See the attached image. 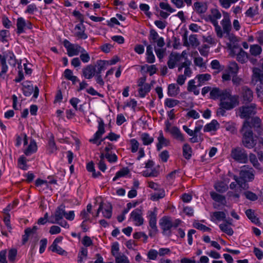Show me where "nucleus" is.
Listing matches in <instances>:
<instances>
[{
    "label": "nucleus",
    "mask_w": 263,
    "mask_h": 263,
    "mask_svg": "<svg viewBox=\"0 0 263 263\" xmlns=\"http://www.w3.org/2000/svg\"><path fill=\"white\" fill-rule=\"evenodd\" d=\"M115 262L116 263H130L128 257L123 254L116 256Z\"/></svg>",
    "instance_id": "63"
},
{
    "label": "nucleus",
    "mask_w": 263,
    "mask_h": 263,
    "mask_svg": "<svg viewBox=\"0 0 263 263\" xmlns=\"http://www.w3.org/2000/svg\"><path fill=\"white\" fill-rule=\"evenodd\" d=\"M231 157L235 161L241 163H246L248 160L246 151L240 147H236L232 149Z\"/></svg>",
    "instance_id": "10"
},
{
    "label": "nucleus",
    "mask_w": 263,
    "mask_h": 263,
    "mask_svg": "<svg viewBox=\"0 0 263 263\" xmlns=\"http://www.w3.org/2000/svg\"><path fill=\"white\" fill-rule=\"evenodd\" d=\"M104 123L102 119H100L98 121V130L93 135L92 139H89V142L93 144H96L98 139L105 133Z\"/></svg>",
    "instance_id": "19"
},
{
    "label": "nucleus",
    "mask_w": 263,
    "mask_h": 263,
    "mask_svg": "<svg viewBox=\"0 0 263 263\" xmlns=\"http://www.w3.org/2000/svg\"><path fill=\"white\" fill-rule=\"evenodd\" d=\"M221 16L220 10L217 8H213L210 9L206 18V20L214 26L216 35L219 38L223 36L222 28L218 24V20L221 18Z\"/></svg>",
    "instance_id": "3"
},
{
    "label": "nucleus",
    "mask_w": 263,
    "mask_h": 263,
    "mask_svg": "<svg viewBox=\"0 0 263 263\" xmlns=\"http://www.w3.org/2000/svg\"><path fill=\"white\" fill-rule=\"evenodd\" d=\"M26 25V22L24 18H18L16 21L17 33L20 34L23 33Z\"/></svg>",
    "instance_id": "39"
},
{
    "label": "nucleus",
    "mask_w": 263,
    "mask_h": 263,
    "mask_svg": "<svg viewBox=\"0 0 263 263\" xmlns=\"http://www.w3.org/2000/svg\"><path fill=\"white\" fill-rule=\"evenodd\" d=\"M262 51L261 47L257 44L250 46V52L251 55L253 56H257L259 55Z\"/></svg>",
    "instance_id": "53"
},
{
    "label": "nucleus",
    "mask_w": 263,
    "mask_h": 263,
    "mask_svg": "<svg viewBox=\"0 0 263 263\" xmlns=\"http://www.w3.org/2000/svg\"><path fill=\"white\" fill-rule=\"evenodd\" d=\"M182 58V55L177 53H172L170 56L167 64L170 69H173Z\"/></svg>",
    "instance_id": "21"
},
{
    "label": "nucleus",
    "mask_w": 263,
    "mask_h": 263,
    "mask_svg": "<svg viewBox=\"0 0 263 263\" xmlns=\"http://www.w3.org/2000/svg\"><path fill=\"white\" fill-rule=\"evenodd\" d=\"M232 223L228 220H225L224 222L219 224V227L220 230L229 236L233 235L234 231L231 227Z\"/></svg>",
    "instance_id": "27"
},
{
    "label": "nucleus",
    "mask_w": 263,
    "mask_h": 263,
    "mask_svg": "<svg viewBox=\"0 0 263 263\" xmlns=\"http://www.w3.org/2000/svg\"><path fill=\"white\" fill-rule=\"evenodd\" d=\"M240 98L243 103H250L252 102L254 99L253 92L247 86H243L241 87Z\"/></svg>",
    "instance_id": "13"
},
{
    "label": "nucleus",
    "mask_w": 263,
    "mask_h": 263,
    "mask_svg": "<svg viewBox=\"0 0 263 263\" xmlns=\"http://www.w3.org/2000/svg\"><path fill=\"white\" fill-rule=\"evenodd\" d=\"M65 206L63 204L59 206L56 209L53 217L55 219L54 221H61L65 217Z\"/></svg>",
    "instance_id": "35"
},
{
    "label": "nucleus",
    "mask_w": 263,
    "mask_h": 263,
    "mask_svg": "<svg viewBox=\"0 0 263 263\" xmlns=\"http://www.w3.org/2000/svg\"><path fill=\"white\" fill-rule=\"evenodd\" d=\"M17 255V250L15 249H11L8 251V257L10 262L14 263Z\"/></svg>",
    "instance_id": "61"
},
{
    "label": "nucleus",
    "mask_w": 263,
    "mask_h": 263,
    "mask_svg": "<svg viewBox=\"0 0 263 263\" xmlns=\"http://www.w3.org/2000/svg\"><path fill=\"white\" fill-rule=\"evenodd\" d=\"M49 249L53 252L57 253L59 255H66L67 252L61 247L57 244H52L49 248Z\"/></svg>",
    "instance_id": "50"
},
{
    "label": "nucleus",
    "mask_w": 263,
    "mask_h": 263,
    "mask_svg": "<svg viewBox=\"0 0 263 263\" xmlns=\"http://www.w3.org/2000/svg\"><path fill=\"white\" fill-rule=\"evenodd\" d=\"M250 124V129L252 130V128L258 129L260 128L261 121L259 117H255L251 119L250 121L246 120Z\"/></svg>",
    "instance_id": "41"
},
{
    "label": "nucleus",
    "mask_w": 263,
    "mask_h": 263,
    "mask_svg": "<svg viewBox=\"0 0 263 263\" xmlns=\"http://www.w3.org/2000/svg\"><path fill=\"white\" fill-rule=\"evenodd\" d=\"M37 149L36 143L34 140H31L27 148L24 149V153L27 156L31 155L32 154L35 153Z\"/></svg>",
    "instance_id": "31"
},
{
    "label": "nucleus",
    "mask_w": 263,
    "mask_h": 263,
    "mask_svg": "<svg viewBox=\"0 0 263 263\" xmlns=\"http://www.w3.org/2000/svg\"><path fill=\"white\" fill-rule=\"evenodd\" d=\"M143 213L141 209L137 208L133 210L130 214V219L136 226H140L144 223Z\"/></svg>",
    "instance_id": "12"
},
{
    "label": "nucleus",
    "mask_w": 263,
    "mask_h": 263,
    "mask_svg": "<svg viewBox=\"0 0 263 263\" xmlns=\"http://www.w3.org/2000/svg\"><path fill=\"white\" fill-rule=\"evenodd\" d=\"M231 52L233 55H236L237 60L241 63H246L248 59L247 53L238 46H234L231 49Z\"/></svg>",
    "instance_id": "14"
},
{
    "label": "nucleus",
    "mask_w": 263,
    "mask_h": 263,
    "mask_svg": "<svg viewBox=\"0 0 263 263\" xmlns=\"http://www.w3.org/2000/svg\"><path fill=\"white\" fill-rule=\"evenodd\" d=\"M183 129L190 136L192 137L190 139V140L192 142L197 143L202 139L200 138V136H199V137H198L197 135L195 132L194 129L192 130L188 128V127L186 125L183 126Z\"/></svg>",
    "instance_id": "33"
},
{
    "label": "nucleus",
    "mask_w": 263,
    "mask_h": 263,
    "mask_svg": "<svg viewBox=\"0 0 263 263\" xmlns=\"http://www.w3.org/2000/svg\"><path fill=\"white\" fill-rule=\"evenodd\" d=\"M154 161L152 160H148L145 163V167L146 168V170L145 171H143L142 172V175L146 177H157L159 174V172L155 168H154Z\"/></svg>",
    "instance_id": "15"
},
{
    "label": "nucleus",
    "mask_w": 263,
    "mask_h": 263,
    "mask_svg": "<svg viewBox=\"0 0 263 263\" xmlns=\"http://www.w3.org/2000/svg\"><path fill=\"white\" fill-rule=\"evenodd\" d=\"M146 62L148 63H154L155 61V57L153 52V47L151 45H148L146 47Z\"/></svg>",
    "instance_id": "37"
},
{
    "label": "nucleus",
    "mask_w": 263,
    "mask_h": 263,
    "mask_svg": "<svg viewBox=\"0 0 263 263\" xmlns=\"http://www.w3.org/2000/svg\"><path fill=\"white\" fill-rule=\"evenodd\" d=\"M180 103V102L178 100L166 98L164 101V105L169 108L174 107L178 105Z\"/></svg>",
    "instance_id": "54"
},
{
    "label": "nucleus",
    "mask_w": 263,
    "mask_h": 263,
    "mask_svg": "<svg viewBox=\"0 0 263 263\" xmlns=\"http://www.w3.org/2000/svg\"><path fill=\"white\" fill-rule=\"evenodd\" d=\"M171 2L178 9L182 8L185 6L190 7L192 5V0H171Z\"/></svg>",
    "instance_id": "32"
},
{
    "label": "nucleus",
    "mask_w": 263,
    "mask_h": 263,
    "mask_svg": "<svg viewBox=\"0 0 263 263\" xmlns=\"http://www.w3.org/2000/svg\"><path fill=\"white\" fill-rule=\"evenodd\" d=\"M158 143L157 144V149L158 151H160L163 146H167L170 144V141L168 139L165 138L162 130L159 131V136L157 138Z\"/></svg>",
    "instance_id": "23"
},
{
    "label": "nucleus",
    "mask_w": 263,
    "mask_h": 263,
    "mask_svg": "<svg viewBox=\"0 0 263 263\" xmlns=\"http://www.w3.org/2000/svg\"><path fill=\"white\" fill-rule=\"evenodd\" d=\"M151 89V85L149 84L138 87V91L139 97L144 98L150 91Z\"/></svg>",
    "instance_id": "40"
},
{
    "label": "nucleus",
    "mask_w": 263,
    "mask_h": 263,
    "mask_svg": "<svg viewBox=\"0 0 263 263\" xmlns=\"http://www.w3.org/2000/svg\"><path fill=\"white\" fill-rule=\"evenodd\" d=\"M227 96L221 98L219 106L229 110L238 105L239 99L238 96L231 95L230 90H229V95Z\"/></svg>",
    "instance_id": "8"
},
{
    "label": "nucleus",
    "mask_w": 263,
    "mask_h": 263,
    "mask_svg": "<svg viewBox=\"0 0 263 263\" xmlns=\"http://www.w3.org/2000/svg\"><path fill=\"white\" fill-rule=\"evenodd\" d=\"M228 95H229V89H220L218 87H214L212 88L210 91V98L213 100L219 99L221 100V98L223 97H227Z\"/></svg>",
    "instance_id": "18"
},
{
    "label": "nucleus",
    "mask_w": 263,
    "mask_h": 263,
    "mask_svg": "<svg viewBox=\"0 0 263 263\" xmlns=\"http://www.w3.org/2000/svg\"><path fill=\"white\" fill-rule=\"evenodd\" d=\"M211 78L210 74L206 73L197 74L194 79L197 80V86L200 87L205 84L206 82L210 81Z\"/></svg>",
    "instance_id": "26"
},
{
    "label": "nucleus",
    "mask_w": 263,
    "mask_h": 263,
    "mask_svg": "<svg viewBox=\"0 0 263 263\" xmlns=\"http://www.w3.org/2000/svg\"><path fill=\"white\" fill-rule=\"evenodd\" d=\"M210 194L212 199L215 201L218 202L223 205H226L227 201L225 196L219 194L215 192H211Z\"/></svg>",
    "instance_id": "34"
},
{
    "label": "nucleus",
    "mask_w": 263,
    "mask_h": 263,
    "mask_svg": "<svg viewBox=\"0 0 263 263\" xmlns=\"http://www.w3.org/2000/svg\"><path fill=\"white\" fill-rule=\"evenodd\" d=\"M102 212L105 218L110 219L112 216V206L110 205H106L105 208H103Z\"/></svg>",
    "instance_id": "55"
},
{
    "label": "nucleus",
    "mask_w": 263,
    "mask_h": 263,
    "mask_svg": "<svg viewBox=\"0 0 263 263\" xmlns=\"http://www.w3.org/2000/svg\"><path fill=\"white\" fill-rule=\"evenodd\" d=\"M214 189L219 193H224L228 189L227 185L222 181H218L215 183Z\"/></svg>",
    "instance_id": "49"
},
{
    "label": "nucleus",
    "mask_w": 263,
    "mask_h": 263,
    "mask_svg": "<svg viewBox=\"0 0 263 263\" xmlns=\"http://www.w3.org/2000/svg\"><path fill=\"white\" fill-rule=\"evenodd\" d=\"M226 215L224 212L222 211H218L215 212L213 213L212 215L211 216V220L212 221H215V220L220 221V220H226Z\"/></svg>",
    "instance_id": "47"
},
{
    "label": "nucleus",
    "mask_w": 263,
    "mask_h": 263,
    "mask_svg": "<svg viewBox=\"0 0 263 263\" xmlns=\"http://www.w3.org/2000/svg\"><path fill=\"white\" fill-rule=\"evenodd\" d=\"M237 112L238 116L241 119L248 120L257 113V105L255 103H251L243 105L239 107Z\"/></svg>",
    "instance_id": "7"
},
{
    "label": "nucleus",
    "mask_w": 263,
    "mask_h": 263,
    "mask_svg": "<svg viewBox=\"0 0 263 263\" xmlns=\"http://www.w3.org/2000/svg\"><path fill=\"white\" fill-rule=\"evenodd\" d=\"M223 18L220 22L222 26L223 33H229L231 30V23L230 14L224 11H222Z\"/></svg>",
    "instance_id": "16"
},
{
    "label": "nucleus",
    "mask_w": 263,
    "mask_h": 263,
    "mask_svg": "<svg viewBox=\"0 0 263 263\" xmlns=\"http://www.w3.org/2000/svg\"><path fill=\"white\" fill-rule=\"evenodd\" d=\"M149 224V235L150 236H154L158 232V228L157 226V209L154 208L152 210L148 211L146 216Z\"/></svg>",
    "instance_id": "9"
},
{
    "label": "nucleus",
    "mask_w": 263,
    "mask_h": 263,
    "mask_svg": "<svg viewBox=\"0 0 263 263\" xmlns=\"http://www.w3.org/2000/svg\"><path fill=\"white\" fill-rule=\"evenodd\" d=\"M7 61L10 66L15 67L16 64V60L13 53L8 51L4 53L2 60V67L0 72V78L2 79H5L6 74L8 71V67L7 65Z\"/></svg>",
    "instance_id": "6"
},
{
    "label": "nucleus",
    "mask_w": 263,
    "mask_h": 263,
    "mask_svg": "<svg viewBox=\"0 0 263 263\" xmlns=\"http://www.w3.org/2000/svg\"><path fill=\"white\" fill-rule=\"evenodd\" d=\"M250 123L247 121L243 123L241 132L242 133V143L248 148H252L256 145L255 140L253 138V133L250 129Z\"/></svg>",
    "instance_id": "4"
},
{
    "label": "nucleus",
    "mask_w": 263,
    "mask_h": 263,
    "mask_svg": "<svg viewBox=\"0 0 263 263\" xmlns=\"http://www.w3.org/2000/svg\"><path fill=\"white\" fill-rule=\"evenodd\" d=\"M252 82L256 85L255 89L257 98L259 101H263V72L259 68H254L253 70Z\"/></svg>",
    "instance_id": "5"
},
{
    "label": "nucleus",
    "mask_w": 263,
    "mask_h": 263,
    "mask_svg": "<svg viewBox=\"0 0 263 263\" xmlns=\"http://www.w3.org/2000/svg\"><path fill=\"white\" fill-rule=\"evenodd\" d=\"M157 192L152 194L151 199L153 201H157L160 199L164 198L165 196V191L162 188H159L156 190Z\"/></svg>",
    "instance_id": "42"
},
{
    "label": "nucleus",
    "mask_w": 263,
    "mask_h": 263,
    "mask_svg": "<svg viewBox=\"0 0 263 263\" xmlns=\"http://www.w3.org/2000/svg\"><path fill=\"white\" fill-rule=\"evenodd\" d=\"M85 27L82 23L77 24L74 29V35L79 39L85 40L88 36L85 32Z\"/></svg>",
    "instance_id": "20"
},
{
    "label": "nucleus",
    "mask_w": 263,
    "mask_h": 263,
    "mask_svg": "<svg viewBox=\"0 0 263 263\" xmlns=\"http://www.w3.org/2000/svg\"><path fill=\"white\" fill-rule=\"evenodd\" d=\"M182 222L179 219H176L173 221L171 217L165 216L160 219L159 225L163 235L171 236L172 228H177Z\"/></svg>",
    "instance_id": "2"
},
{
    "label": "nucleus",
    "mask_w": 263,
    "mask_h": 263,
    "mask_svg": "<svg viewBox=\"0 0 263 263\" xmlns=\"http://www.w3.org/2000/svg\"><path fill=\"white\" fill-rule=\"evenodd\" d=\"M63 45L66 49L67 55L70 57L78 55L83 49V47L80 45L77 44H72L67 40H65L63 41Z\"/></svg>",
    "instance_id": "11"
},
{
    "label": "nucleus",
    "mask_w": 263,
    "mask_h": 263,
    "mask_svg": "<svg viewBox=\"0 0 263 263\" xmlns=\"http://www.w3.org/2000/svg\"><path fill=\"white\" fill-rule=\"evenodd\" d=\"M27 162V160L24 156H20L17 160L18 167L23 170H27L28 168Z\"/></svg>",
    "instance_id": "48"
},
{
    "label": "nucleus",
    "mask_w": 263,
    "mask_h": 263,
    "mask_svg": "<svg viewBox=\"0 0 263 263\" xmlns=\"http://www.w3.org/2000/svg\"><path fill=\"white\" fill-rule=\"evenodd\" d=\"M23 91L24 95L27 97L30 96L33 92V97L36 98L39 96V89L37 86L34 88L32 85H23Z\"/></svg>",
    "instance_id": "22"
},
{
    "label": "nucleus",
    "mask_w": 263,
    "mask_h": 263,
    "mask_svg": "<svg viewBox=\"0 0 263 263\" xmlns=\"http://www.w3.org/2000/svg\"><path fill=\"white\" fill-rule=\"evenodd\" d=\"M145 68L146 69V71L149 73L150 76H152L156 73L157 71V68L155 65H145L142 66L141 67L142 70H144Z\"/></svg>",
    "instance_id": "58"
},
{
    "label": "nucleus",
    "mask_w": 263,
    "mask_h": 263,
    "mask_svg": "<svg viewBox=\"0 0 263 263\" xmlns=\"http://www.w3.org/2000/svg\"><path fill=\"white\" fill-rule=\"evenodd\" d=\"M196 82L195 79L190 80L187 83V90L189 92H193V93L197 96L199 94V90L198 89V86L195 85Z\"/></svg>",
    "instance_id": "36"
},
{
    "label": "nucleus",
    "mask_w": 263,
    "mask_h": 263,
    "mask_svg": "<svg viewBox=\"0 0 263 263\" xmlns=\"http://www.w3.org/2000/svg\"><path fill=\"white\" fill-rule=\"evenodd\" d=\"M107 65V62L106 60H100L97 62V70L96 74H100L102 71L105 70Z\"/></svg>",
    "instance_id": "51"
},
{
    "label": "nucleus",
    "mask_w": 263,
    "mask_h": 263,
    "mask_svg": "<svg viewBox=\"0 0 263 263\" xmlns=\"http://www.w3.org/2000/svg\"><path fill=\"white\" fill-rule=\"evenodd\" d=\"M239 176V178L234 176V179L240 187L243 189H247L248 185L246 182L254 180V170L249 166L244 165L241 167Z\"/></svg>",
    "instance_id": "1"
},
{
    "label": "nucleus",
    "mask_w": 263,
    "mask_h": 263,
    "mask_svg": "<svg viewBox=\"0 0 263 263\" xmlns=\"http://www.w3.org/2000/svg\"><path fill=\"white\" fill-rule=\"evenodd\" d=\"M220 127L219 123L216 120H212L210 123L206 124L203 127V132L205 133L215 132Z\"/></svg>",
    "instance_id": "29"
},
{
    "label": "nucleus",
    "mask_w": 263,
    "mask_h": 263,
    "mask_svg": "<svg viewBox=\"0 0 263 263\" xmlns=\"http://www.w3.org/2000/svg\"><path fill=\"white\" fill-rule=\"evenodd\" d=\"M193 226L197 229L200 230L203 232H210L211 229L206 227V226L199 223V222H194L193 223Z\"/></svg>",
    "instance_id": "62"
},
{
    "label": "nucleus",
    "mask_w": 263,
    "mask_h": 263,
    "mask_svg": "<svg viewBox=\"0 0 263 263\" xmlns=\"http://www.w3.org/2000/svg\"><path fill=\"white\" fill-rule=\"evenodd\" d=\"M149 40L152 44L156 43L157 47L162 48L165 45L164 39L159 36L158 33L154 29L150 31Z\"/></svg>",
    "instance_id": "17"
},
{
    "label": "nucleus",
    "mask_w": 263,
    "mask_h": 263,
    "mask_svg": "<svg viewBox=\"0 0 263 263\" xmlns=\"http://www.w3.org/2000/svg\"><path fill=\"white\" fill-rule=\"evenodd\" d=\"M258 14V8L257 7H251L245 12L247 16L252 18Z\"/></svg>",
    "instance_id": "59"
},
{
    "label": "nucleus",
    "mask_w": 263,
    "mask_h": 263,
    "mask_svg": "<svg viewBox=\"0 0 263 263\" xmlns=\"http://www.w3.org/2000/svg\"><path fill=\"white\" fill-rule=\"evenodd\" d=\"M37 228L34 226L32 228H28L25 230V234L22 236V242L23 244H25L29 239L30 237L33 236L36 234Z\"/></svg>",
    "instance_id": "25"
},
{
    "label": "nucleus",
    "mask_w": 263,
    "mask_h": 263,
    "mask_svg": "<svg viewBox=\"0 0 263 263\" xmlns=\"http://www.w3.org/2000/svg\"><path fill=\"white\" fill-rule=\"evenodd\" d=\"M246 214L248 218L253 222L256 223L258 221V219L255 216L254 211L251 209L247 210Z\"/></svg>",
    "instance_id": "64"
},
{
    "label": "nucleus",
    "mask_w": 263,
    "mask_h": 263,
    "mask_svg": "<svg viewBox=\"0 0 263 263\" xmlns=\"http://www.w3.org/2000/svg\"><path fill=\"white\" fill-rule=\"evenodd\" d=\"M193 9L198 14H203L208 9L206 3L203 2H195L193 5Z\"/></svg>",
    "instance_id": "24"
},
{
    "label": "nucleus",
    "mask_w": 263,
    "mask_h": 263,
    "mask_svg": "<svg viewBox=\"0 0 263 263\" xmlns=\"http://www.w3.org/2000/svg\"><path fill=\"white\" fill-rule=\"evenodd\" d=\"M170 133L173 138L176 140L181 142L184 141L185 139L183 134L177 126L172 127L170 130Z\"/></svg>",
    "instance_id": "30"
},
{
    "label": "nucleus",
    "mask_w": 263,
    "mask_h": 263,
    "mask_svg": "<svg viewBox=\"0 0 263 263\" xmlns=\"http://www.w3.org/2000/svg\"><path fill=\"white\" fill-rule=\"evenodd\" d=\"M129 173V171L128 168L127 167H124L116 173L115 177L113 178L112 180L115 181L119 178L126 176Z\"/></svg>",
    "instance_id": "52"
},
{
    "label": "nucleus",
    "mask_w": 263,
    "mask_h": 263,
    "mask_svg": "<svg viewBox=\"0 0 263 263\" xmlns=\"http://www.w3.org/2000/svg\"><path fill=\"white\" fill-rule=\"evenodd\" d=\"M130 144V151L132 153H135L138 151L139 147V143L136 139H132L129 141Z\"/></svg>",
    "instance_id": "60"
},
{
    "label": "nucleus",
    "mask_w": 263,
    "mask_h": 263,
    "mask_svg": "<svg viewBox=\"0 0 263 263\" xmlns=\"http://www.w3.org/2000/svg\"><path fill=\"white\" fill-rule=\"evenodd\" d=\"M47 151L50 154L54 153L57 151V147L54 142V137L52 134L51 135L48 141Z\"/></svg>",
    "instance_id": "44"
},
{
    "label": "nucleus",
    "mask_w": 263,
    "mask_h": 263,
    "mask_svg": "<svg viewBox=\"0 0 263 263\" xmlns=\"http://www.w3.org/2000/svg\"><path fill=\"white\" fill-rule=\"evenodd\" d=\"M141 139L144 145H151L154 140V138L147 133H144L141 135Z\"/></svg>",
    "instance_id": "46"
},
{
    "label": "nucleus",
    "mask_w": 263,
    "mask_h": 263,
    "mask_svg": "<svg viewBox=\"0 0 263 263\" xmlns=\"http://www.w3.org/2000/svg\"><path fill=\"white\" fill-rule=\"evenodd\" d=\"M80 58L81 60L84 63H88L90 59L89 53L84 48L80 52Z\"/></svg>",
    "instance_id": "56"
},
{
    "label": "nucleus",
    "mask_w": 263,
    "mask_h": 263,
    "mask_svg": "<svg viewBox=\"0 0 263 263\" xmlns=\"http://www.w3.org/2000/svg\"><path fill=\"white\" fill-rule=\"evenodd\" d=\"M96 71L95 67L92 65H89L83 69V76L86 79H90L95 75Z\"/></svg>",
    "instance_id": "28"
},
{
    "label": "nucleus",
    "mask_w": 263,
    "mask_h": 263,
    "mask_svg": "<svg viewBox=\"0 0 263 263\" xmlns=\"http://www.w3.org/2000/svg\"><path fill=\"white\" fill-rule=\"evenodd\" d=\"M204 122L202 120H199L196 121L194 130L198 137L201 135L200 131L203 127Z\"/></svg>",
    "instance_id": "57"
},
{
    "label": "nucleus",
    "mask_w": 263,
    "mask_h": 263,
    "mask_svg": "<svg viewBox=\"0 0 263 263\" xmlns=\"http://www.w3.org/2000/svg\"><path fill=\"white\" fill-rule=\"evenodd\" d=\"M179 87L176 84H171L168 86L167 95L170 97H175L179 93Z\"/></svg>",
    "instance_id": "38"
},
{
    "label": "nucleus",
    "mask_w": 263,
    "mask_h": 263,
    "mask_svg": "<svg viewBox=\"0 0 263 263\" xmlns=\"http://www.w3.org/2000/svg\"><path fill=\"white\" fill-rule=\"evenodd\" d=\"M192 154V149L191 146L185 143L183 145L182 147V154L183 156L187 160L191 159Z\"/></svg>",
    "instance_id": "43"
},
{
    "label": "nucleus",
    "mask_w": 263,
    "mask_h": 263,
    "mask_svg": "<svg viewBox=\"0 0 263 263\" xmlns=\"http://www.w3.org/2000/svg\"><path fill=\"white\" fill-rule=\"evenodd\" d=\"M211 67L212 69L215 70V74L218 73L222 71L224 68L223 65L220 64L217 60H214L211 62Z\"/></svg>",
    "instance_id": "45"
}]
</instances>
